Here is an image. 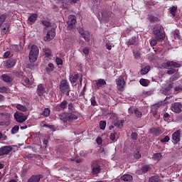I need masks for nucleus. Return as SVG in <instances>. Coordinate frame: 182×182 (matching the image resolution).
<instances>
[{"instance_id": "0e129e2a", "label": "nucleus", "mask_w": 182, "mask_h": 182, "mask_svg": "<svg viewBox=\"0 0 182 182\" xmlns=\"http://www.w3.org/2000/svg\"><path fill=\"white\" fill-rule=\"evenodd\" d=\"M114 126H117L118 127H122L123 125H122V124L120 122H119V120L117 121L115 123H114Z\"/></svg>"}, {"instance_id": "58836bf2", "label": "nucleus", "mask_w": 182, "mask_h": 182, "mask_svg": "<svg viewBox=\"0 0 182 182\" xmlns=\"http://www.w3.org/2000/svg\"><path fill=\"white\" fill-rule=\"evenodd\" d=\"M60 107L63 109H66L68 107V101L63 100L60 104Z\"/></svg>"}, {"instance_id": "6ab92c4d", "label": "nucleus", "mask_w": 182, "mask_h": 182, "mask_svg": "<svg viewBox=\"0 0 182 182\" xmlns=\"http://www.w3.org/2000/svg\"><path fill=\"white\" fill-rule=\"evenodd\" d=\"M122 181H132L133 180V176L130 174H124L121 177Z\"/></svg>"}, {"instance_id": "680f3d73", "label": "nucleus", "mask_w": 182, "mask_h": 182, "mask_svg": "<svg viewBox=\"0 0 182 182\" xmlns=\"http://www.w3.org/2000/svg\"><path fill=\"white\" fill-rule=\"evenodd\" d=\"M83 53H85L86 55H89V48H84L82 50Z\"/></svg>"}, {"instance_id": "7ed1b4c3", "label": "nucleus", "mask_w": 182, "mask_h": 182, "mask_svg": "<svg viewBox=\"0 0 182 182\" xmlns=\"http://www.w3.org/2000/svg\"><path fill=\"white\" fill-rule=\"evenodd\" d=\"M59 89L61 93H66V92H70V85L68 80H62L59 83Z\"/></svg>"}, {"instance_id": "f257e3e1", "label": "nucleus", "mask_w": 182, "mask_h": 182, "mask_svg": "<svg viewBox=\"0 0 182 182\" xmlns=\"http://www.w3.org/2000/svg\"><path fill=\"white\" fill-rule=\"evenodd\" d=\"M38 56H39V48H38V46L33 45L31 47V50L28 55L30 62L31 63L36 62Z\"/></svg>"}, {"instance_id": "ea45409f", "label": "nucleus", "mask_w": 182, "mask_h": 182, "mask_svg": "<svg viewBox=\"0 0 182 182\" xmlns=\"http://www.w3.org/2000/svg\"><path fill=\"white\" fill-rule=\"evenodd\" d=\"M100 128L101 130H105V129H106V121L100 122Z\"/></svg>"}, {"instance_id": "13d9d810", "label": "nucleus", "mask_w": 182, "mask_h": 182, "mask_svg": "<svg viewBox=\"0 0 182 182\" xmlns=\"http://www.w3.org/2000/svg\"><path fill=\"white\" fill-rule=\"evenodd\" d=\"M142 94H143V96H150V95H151V91H144Z\"/></svg>"}, {"instance_id": "c85d7f7f", "label": "nucleus", "mask_w": 182, "mask_h": 182, "mask_svg": "<svg viewBox=\"0 0 182 182\" xmlns=\"http://www.w3.org/2000/svg\"><path fill=\"white\" fill-rule=\"evenodd\" d=\"M134 43H136V37H132L126 42V45H127L128 46L134 45Z\"/></svg>"}, {"instance_id": "1a4fd4ad", "label": "nucleus", "mask_w": 182, "mask_h": 182, "mask_svg": "<svg viewBox=\"0 0 182 182\" xmlns=\"http://www.w3.org/2000/svg\"><path fill=\"white\" fill-rule=\"evenodd\" d=\"M117 86L118 90H123L124 89V85H126V82L124 81V78L120 76L118 79L116 80Z\"/></svg>"}, {"instance_id": "f3484780", "label": "nucleus", "mask_w": 182, "mask_h": 182, "mask_svg": "<svg viewBox=\"0 0 182 182\" xmlns=\"http://www.w3.org/2000/svg\"><path fill=\"white\" fill-rule=\"evenodd\" d=\"M41 178H42V176H32L28 180V182H39L41 181Z\"/></svg>"}, {"instance_id": "ddd939ff", "label": "nucleus", "mask_w": 182, "mask_h": 182, "mask_svg": "<svg viewBox=\"0 0 182 182\" xmlns=\"http://www.w3.org/2000/svg\"><path fill=\"white\" fill-rule=\"evenodd\" d=\"M15 65H16V60L14 58H10L6 60L4 66L5 68H6V69H11V68H14Z\"/></svg>"}, {"instance_id": "aec40b11", "label": "nucleus", "mask_w": 182, "mask_h": 182, "mask_svg": "<svg viewBox=\"0 0 182 182\" xmlns=\"http://www.w3.org/2000/svg\"><path fill=\"white\" fill-rule=\"evenodd\" d=\"M150 132L155 134V136H159V134H161V129L160 128H152L150 129Z\"/></svg>"}, {"instance_id": "c03bdc74", "label": "nucleus", "mask_w": 182, "mask_h": 182, "mask_svg": "<svg viewBox=\"0 0 182 182\" xmlns=\"http://www.w3.org/2000/svg\"><path fill=\"white\" fill-rule=\"evenodd\" d=\"M89 152L87 151H81L80 155L81 157H87Z\"/></svg>"}, {"instance_id": "e2e57ef3", "label": "nucleus", "mask_w": 182, "mask_h": 182, "mask_svg": "<svg viewBox=\"0 0 182 182\" xmlns=\"http://www.w3.org/2000/svg\"><path fill=\"white\" fill-rule=\"evenodd\" d=\"M96 141H97V143L99 145H100V144H102V139H101L100 136H98V137L96 139Z\"/></svg>"}, {"instance_id": "338daca9", "label": "nucleus", "mask_w": 182, "mask_h": 182, "mask_svg": "<svg viewBox=\"0 0 182 182\" xmlns=\"http://www.w3.org/2000/svg\"><path fill=\"white\" fill-rule=\"evenodd\" d=\"M173 87H174V82H171L169 83L168 88V89H173Z\"/></svg>"}, {"instance_id": "bb28decb", "label": "nucleus", "mask_w": 182, "mask_h": 182, "mask_svg": "<svg viewBox=\"0 0 182 182\" xmlns=\"http://www.w3.org/2000/svg\"><path fill=\"white\" fill-rule=\"evenodd\" d=\"M43 52L45 53L46 58H50V56H52V51L49 48H44Z\"/></svg>"}, {"instance_id": "4c0bfd02", "label": "nucleus", "mask_w": 182, "mask_h": 182, "mask_svg": "<svg viewBox=\"0 0 182 182\" xmlns=\"http://www.w3.org/2000/svg\"><path fill=\"white\" fill-rule=\"evenodd\" d=\"M157 41H160V40H158L157 38H153L150 40L149 43H150V45L151 46H156L157 45Z\"/></svg>"}, {"instance_id": "a878e982", "label": "nucleus", "mask_w": 182, "mask_h": 182, "mask_svg": "<svg viewBox=\"0 0 182 182\" xmlns=\"http://www.w3.org/2000/svg\"><path fill=\"white\" fill-rule=\"evenodd\" d=\"M170 14L172 15V16H176V12H177V6H172L169 8Z\"/></svg>"}, {"instance_id": "864d4df0", "label": "nucleus", "mask_w": 182, "mask_h": 182, "mask_svg": "<svg viewBox=\"0 0 182 182\" xmlns=\"http://www.w3.org/2000/svg\"><path fill=\"white\" fill-rule=\"evenodd\" d=\"M43 25H44V26H46V28H49V26H50V23H49L47 21H42Z\"/></svg>"}, {"instance_id": "72a5a7b5", "label": "nucleus", "mask_w": 182, "mask_h": 182, "mask_svg": "<svg viewBox=\"0 0 182 182\" xmlns=\"http://www.w3.org/2000/svg\"><path fill=\"white\" fill-rule=\"evenodd\" d=\"M167 75H177L178 73V70L177 69H170L166 71Z\"/></svg>"}, {"instance_id": "a19ab883", "label": "nucleus", "mask_w": 182, "mask_h": 182, "mask_svg": "<svg viewBox=\"0 0 182 182\" xmlns=\"http://www.w3.org/2000/svg\"><path fill=\"white\" fill-rule=\"evenodd\" d=\"M134 114H135V116H136V117H141L142 113H141V112H140V111L139 110V109H137V108H136V109H134Z\"/></svg>"}, {"instance_id": "f8f14e48", "label": "nucleus", "mask_w": 182, "mask_h": 182, "mask_svg": "<svg viewBox=\"0 0 182 182\" xmlns=\"http://www.w3.org/2000/svg\"><path fill=\"white\" fill-rule=\"evenodd\" d=\"M77 30L79 33L86 42H90V35L89 34V33L85 32V31H83V29L81 28H78Z\"/></svg>"}, {"instance_id": "20e7f679", "label": "nucleus", "mask_w": 182, "mask_h": 182, "mask_svg": "<svg viewBox=\"0 0 182 182\" xmlns=\"http://www.w3.org/2000/svg\"><path fill=\"white\" fill-rule=\"evenodd\" d=\"M14 119L18 123H23L26 120H27L28 117L21 112H15Z\"/></svg>"}, {"instance_id": "473e14b6", "label": "nucleus", "mask_w": 182, "mask_h": 182, "mask_svg": "<svg viewBox=\"0 0 182 182\" xmlns=\"http://www.w3.org/2000/svg\"><path fill=\"white\" fill-rule=\"evenodd\" d=\"M100 166H92V174H94V176L99 174V173H100Z\"/></svg>"}, {"instance_id": "4d7b16f0", "label": "nucleus", "mask_w": 182, "mask_h": 182, "mask_svg": "<svg viewBox=\"0 0 182 182\" xmlns=\"http://www.w3.org/2000/svg\"><path fill=\"white\" fill-rule=\"evenodd\" d=\"M10 55H11V52L6 51L4 53L3 57L4 58V59H8V58H9Z\"/></svg>"}, {"instance_id": "2eb2a0df", "label": "nucleus", "mask_w": 182, "mask_h": 182, "mask_svg": "<svg viewBox=\"0 0 182 182\" xmlns=\"http://www.w3.org/2000/svg\"><path fill=\"white\" fill-rule=\"evenodd\" d=\"M160 106H161V104L160 103H157L151 106V113L153 116H156V114H157V110Z\"/></svg>"}, {"instance_id": "79ce46f5", "label": "nucleus", "mask_w": 182, "mask_h": 182, "mask_svg": "<svg viewBox=\"0 0 182 182\" xmlns=\"http://www.w3.org/2000/svg\"><path fill=\"white\" fill-rule=\"evenodd\" d=\"M55 62L58 66H59L60 65H63V60H62V58H60L58 57L55 58Z\"/></svg>"}, {"instance_id": "6e6d98bb", "label": "nucleus", "mask_w": 182, "mask_h": 182, "mask_svg": "<svg viewBox=\"0 0 182 182\" xmlns=\"http://www.w3.org/2000/svg\"><path fill=\"white\" fill-rule=\"evenodd\" d=\"M131 137L133 140H137V133L136 132H132Z\"/></svg>"}, {"instance_id": "3c124183", "label": "nucleus", "mask_w": 182, "mask_h": 182, "mask_svg": "<svg viewBox=\"0 0 182 182\" xmlns=\"http://www.w3.org/2000/svg\"><path fill=\"white\" fill-rule=\"evenodd\" d=\"M177 79H178V75L177 74L176 75H173L171 77V82H175V80H177Z\"/></svg>"}, {"instance_id": "5701e85b", "label": "nucleus", "mask_w": 182, "mask_h": 182, "mask_svg": "<svg viewBox=\"0 0 182 182\" xmlns=\"http://www.w3.org/2000/svg\"><path fill=\"white\" fill-rule=\"evenodd\" d=\"M79 80V74H75L74 75H71L70 77V82L71 83H76L77 80Z\"/></svg>"}, {"instance_id": "c9c22d12", "label": "nucleus", "mask_w": 182, "mask_h": 182, "mask_svg": "<svg viewBox=\"0 0 182 182\" xmlns=\"http://www.w3.org/2000/svg\"><path fill=\"white\" fill-rule=\"evenodd\" d=\"M19 132V125L14 126L11 131V134H16Z\"/></svg>"}, {"instance_id": "f03ea898", "label": "nucleus", "mask_w": 182, "mask_h": 182, "mask_svg": "<svg viewBox=\"0 0 182 182\" xmlns=\"http://www.w3.org/2000/svg\"><path fill=\"white\" fill-rule=\"evenodd\" d=\"M153 33L156 39L158 41H164V33H163V27L161 26H156L154 28Z\"/></svg>"}, {"instance_id": "b1692460", "label": "nucleus", "mask_w": 182, "mask_h": 182, "mask_svg": "<svg viewBox=\"0 0 182 182\" xmlns=\"http://www.w3.org/2000/svg\"><path fill=\"white\" fill-rule=\"evenodd\" d=\"M77 115L73 113H68V122H74V120H77Z\"/></svg>"}, {"instance_id": "7c9ffc66", "label": "nucleus", "mask_w": 182, "mask_h": 182, "mask_svg": "<svg viewBox=\"0 0 182 182\" xmlns=\"http://www.w3.org/2000/svg\"><path fill=\"white\" fill-rule=\"evenodd\" d=\"M22 82H23V85H26L28 86H31V82L29 80V78H28L27 77H25V76L23 77Z\"/></svg>"}, {"instance_id": "37998d69", "label": "nucleus", "mask_w": 182, "mask_h": 182, "mask_svg": "<svg viewBox=\"0 0 182 182\" xmlns=\"http://www.w3.org/2000/svg\"><path fill=\"white\" fill-rule=\"evenodd\" d=\"M160 141L161 143H167L168 141H170V136H166L164 139H161Z\"/></svg>"}, {"instance_id": "c756f323", "label": "nucleus", "mask_w": 182, "mask_h": 182, "mask_svg": "<svg viewBox=\"0 0 182 182\" xmlns=\"http://www.w3.org/2000/svg\"><path fill=\"white\" fill-rule=\"evenodd\" d=\"M139 82L140 85H141V86H144V87H147V86H149V80L144 78L140 79Z\"/></svg>"}, {"instance_id": "603ef678", "label": "nucleus", "mask_w": 182, "mask_h": 182, "mask_svg": "<svg viewBox=\"0 0 182 182\" xmlns=\"http://www.w3.org/2000/svg\"><path fill=\"white\" fill-rule=\"evenodd\" d=\"M134 159H140V157H141V154H140V152L136 151L134 155Z\"/></svg>"}, {"instance_id": "9b49d317", "label": "nucleus", "mask_w": 182, "mask_h": 182, "mask_svg": "<svg viewBox=\"0 0 182 182\" xmlns=\"http://www.w3.org/2000/svg\"><path fill=\"white\" fill-rule=\"evenodd\" d=\"M55 36H56L55 29L51 28L50 31L47 32L46 36L44 37V41H52V39H53Z\"/></svg>"}, {"instance_id": "a18cd8bd", "label": "nucleus", "mask_w": 182, "mask_h": 182, "mask_svg": "<svg viewBox=\"0 0 182 182\" xmlns=\"http://www.w3.org/2000/svg\"><path fill=\"white\" fill-rule=\"evenodd\" d=\"M68 112H70V113H72V112L75 110V107H73V104L72 103L68 104Z\"/></svg>"}, {"instance_id": "052dcab7", "label": "nucleus", "mask_w": 182, "mask_h": 182, "mask_svg": "<svg viewBox=\"0 0 182 182\" xmlns=\"http://www.w3.org/2000/svg\"><path fill=\"white\" fill-rule=\"evenodd\" d=\"M173 38H175V39L176 38L178 39V38H180V35L178 34V32L177 31H175L173 32Z\"/></svg>"}, {"instance_id": "393cba45", "label": "nucleus", "mask_w": 182, "mask_h": 182, "mask_svg": "<svg viewBox=\"0 0 182 182\" xmlns=\"http://www.w3.org/2000/svg\"><path fill=\"white\" fill-rule=\"evenodd\" d=\"M16 108L20 112H28V108L21 104H17Z\"/></svg>"}, {"instance_id": "8fccbe9b", "label": "nucleus", "mask_w": 182, "mask_h": 182, "mask_svg": "<svg viewBox=\"0 0 182 182\" xmlns=\"http://www.w3.org/2000/svg\"><path fill=\"white\" fill-rule=\"evenodd\" d=\"M44 127H48V129H50V130L55 132V126L53 125L44 124Z\"/></svg>"}, {"instance_id": "bf43d9fd", "label": "nucleus", "mask_w": 182, "mask_h": 182, "mask_svg": "<svg viewBox=\"0 0 182 182\" xmlns=\"http://www.w3.org/2000/svg\"><path fill=\"white\" fill-rule=\"evenodd\" d=\"M90 100H91V105L92 106H96V100H95V97H92L90 99Z\"/></svg>"}, {"instance_id": "39448f33", "label": "nucleus", "mask_w": 182, "mask_h": 182, "mask_svg": "<svg viewBox=\"0 0 182 182\" xmlns=\"http://www.w3.org/2000/svg\"><path fill=\"white\" fill-rule=\"evenodd\" d=\"M172 140L174 141V144L180 143L181 141V131L180 129L176 131L172 134Z\"/></svg>"}, {"instance_id": "412c9836", "label": "nucleus", "mask_w": 182, "mask_h": 182, "mask_svg": "<svg viewBox=\"0 0 182 182\" xmlns=\"http://www.w3.org/2000/svg\"><path fill=\"white\" fill-rule=\"evenodd\" d=\"M105 85H106V80H105L103 79H99L97 80L96 86L98 89L100 87H102Z\"/></svg>"}, {"instance_id": "6e6552de", "label": "nucleus", "mask_w": 182, "mask_h": 182, "mask_svg": "<svg viewBox=\"0 0 182 182\" xmlns=\"http://www.w3.org/2000/svg\"><path fill=\"white\" fill-rule=\"evenodd\" d=\"M12 146H5L0 148V157L9 154V152L12 151Z\"/></svg>"}, {"instance_id": "09e8293b", "label": "nucleus", "mask_w": 182, "mask_h": 182, "mask_svg": "<svg viewBox=\"0 0 182 182\" xmlns=\"http://www.w3.org/2000/svg\"><path fill=\"white\" fill-rule=\"evenodd\" d=\"M161 154L160 153H156L154 154V157L156 159V160H160V159H161Z\"/></svg>"}, {"instance_id": "4468645a", "label": "nucleus", "mask_w": 182, "mask_h": 182, "mask_svg": "<svg viewBox=\"0 0 182 182\" xmlns=\"http://www.w3.org/2000/svg\"><path fill=\"white\" fill-rule=\"evenodd\" d=\"M1 79L5 82V83H11V82H12V77L8 74H2Z\"/></svg>"}, {"instance_id": "9d476101", "label": "nucleus", "mask_w": 182, "mask_h": 182, "mask_svg": "<svg viewBox=\"0 0 182 182\" xmlns=\"http://www.w3.org/2000/svg\"><path fill=\"white\" fill-rule=\"evenodd\" d=\"M76 23V16H70L68 17V21H67L68 28L73 29V26Z\"/></svg>"}, {"instance_id": "69168bd1", "label": "nucleus", "mask_w": 182, "mask_h": 182, "mask_svg": "<svg viewBox=\"0 0 182 182\" xmlns=\"http://www.w3.org/2000/svg\"><path fill=\"white\" fill-rule=\"evenodd\" d=\"M105 47H106V49H107L108 50H112V45L107 43Z\"/></svg>"}, {"instance_id": "49530a36", "label": "nucleus", "mask_w": 182, "mask_h": 182, "mask_svg": "<svg viewBox=\"0 0 182 182\" xmlns=\"http://www.w3.org/2000/svg\"><path fill=\"white\" fill-rule=\"evenodd\" d=\"M149 170H150V166H143L141 168L142 173H147V171H149Z\"/></svg>"}, {"instance_id": "5fc2aeb1", "label": "nucleus", "mask_w": 182, "mask_h": 182, "mask_svg": "<svg viewBox=\"0 0 182 182\" xmlns=\"http://www.w3.org/2000/svg\"><path fill=\"white\" fill-rule=\"evenodd\" d=\"M134 110H136V108L129 107V109H128L129 114H133V113H134Z\"/></svg>"}, {"instance_id": "a211bd4d", "label": "nucleus", "mask_w": 182, "mask_h": 182, "mask_svg": "<svg viewBox=\"0 0 182 182\" xmlns=\"http://www.w3.org/2000/svg\"><path fill=\"white\" fill-rule=\"evenodd\" d=\"M37 92L39 96H42L45 93V87H43V85L40 84L38 85Z\"/></svg>"}, {"instance_id": "dca6fc26", "label": "nucleus", "mask_w": 182, "mask_h": 182, "mask_svg": "<svg viewBox=\"0 0 182 182\" xmlns=\"http://www.w3.org/2000/svg\"><path fill=\"white\" fill-rule=\"evenodd\" d=\"M60 120L64 123H68L69 122V115L68 113H62L59 115Z\"/></svg>"}, {"instance_id": "2f4dec72", "label": "nucleus", "mask_w": 182, "mask_h": 182, "mask_svg": "<svg viewBox=\"0 0 182 182\" xmlns=\"http://www.w3.org/2000/svg\"><path fill=\"white\" fill-rule=\"evenodd\" d=\"M54 70H55V66L53 65V64L49 63L48 65V68H46V72L48 73H50V72H53Z\"/></svg>"}, {"instance_id": "cd10ccee", "label": "nucleus", "mask_w": 182, "mask_h": 182, "mask_svg": "<svg viewBox=\"0 0 182 182\" xmlns=\"http://www.w3.org/2000/svg\"><path fill=\"white\" fill-rule=\"evenodd\" d=\"M150 72V65H146L141 70V75H146Z\"/></svg>"}, {"instance_id": "f704fd0d", "label": "nucleus", "mask_w": 182, "mask_h": 182, "mask_svg": "<svg viewBox=\"0 0 182 182\" xmlns=\"http://www.w3.org/2000/svg\"><path fill=\"white\" fill-rule=\"evenodd\" d=\"M149 182H161V181L158 176H154L149 178Z\"/></svg>"}, {"instance_id": "e433bc0d", "label": "nucleus", "mask_w": 182, "mask_h": 182, "mask_svg": "<svg viewBox=\"0 0 182 182\" xmlns=\"http://www.w3.org/2000/svg\"><path fill=\"white\" fill-rule=\"evenodd\" d=\"M42 116H45L46 117H48L49 114H50V109L49 108H46L41 113Z\"/></svg>"}, {"instance_id": "0eeeda50", "label": "nucleus", "mask_w": 182, "mask_h": 182, "mask_svg": "<svg viewBox=\"0 0 182 182\" xmlns=\"http://www.w3.org/2000/svg\"><path fill=\"white\" fill-rule=\"evenodd\" d=\"M182 105L181 102H175L171 105V110L174 113H181Z\"/></svg>"}, {"instance_id": "de8ad7c7", "label": "nucleus", "mask_w": 182, "mask_h": 182, "mask_svg": "<svg viewBox=\"0 0 182 182\" xmlns=\"http://www.w3.org/2000/svg\"><path fill=\"white\" fill-rule=\"evenodd\" d=\"M8 88L6 87H0V93H6Z\"/></svg>"}, {"instance_id": "423d86ee", "label": "nucleus", "mask_w": 182, "mask_h": 182, "mask_svg": "<svg viewBox=\"0 0 182 182\" xmlns=\"http://www.w3.org/2000/svg\"><path fill=\"white\" fill-rule=\"evenodd\" d=\"M162 66L164 69H168L169 68H180L181 65L174 61H168L166 63H164Z\"/></svg>"}, {"instance_id": "774afa93", "label": "nucleus", "mask_w": 182, "mask_h": 182, "mask_svg": "<svg viewBox=\"0 0 182 182\" xmlns=\"http://www.w3.org/2000/svg\"><path fill=\"white\" fill-rule=\"evenodd\" d=\"M109 137L112 141L113 140H114V139H116V136L114 135V134H111Z\"/></svg>"}, {"instance_id": "4be33fe9", "label": "nucleus", "mask_w": 182, "mask_h": 182, "mask_svg": "<svg viewBox=\"0 0 182 182\" xmlns=\"http://www.w3.org/2000/svg\"><path fill=\"white\" fill-rule=\"evenodd\" d=\"M36 19H38V14H33L28 17V22L33 23L36 22Z\"/></svg>"}]
</instances>
